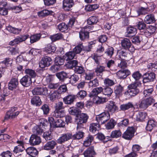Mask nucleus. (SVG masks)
<instances>
[{
  "mask_svg": "<svg viewBox=\"0 0 157 157\" xmlns=\"http://www.w3.org/2000/svg\"><path fill=\"white\" fill-rule=\"evenodd\" d=\"M139 84V82H136L128 85V90L125 92V94L131 98L136 95L140 92L138 87Z\"/></svg>",
  "mask_w": 157,
  "mask_h": 157,
  "instance_id": "1",
  "label": "nucleus"
},
{
  "mask_svg": "<svg viewBox=\"0 0 157 157\" xmlns=\"http://www.w3.org/2000/svg\"><path fill=\"white\" fill-rule=\"evenodd\" d=\"M118 107L116 105L114 101H110L106 104L105 111L110 115L113 114L115 112L118 111Z\"/></svg>",
  "mask_w": 157,
  "mask_h": 157,
  "instance_id": "2",
  "label": "nucleus"
},
{
  "mask_svg": "<svg viewBox=\"0 0 157 157\" xmlns=\"http://www.w3.org/2000/svg\"><path fill=\"white\" fill-rule=\"evenodd\" d=\"M88 118L89 116L85 113H81L77 116H76L75 121L77 124V128H78L82 124L86 123Z\"/></svg>",
  "mask_w": 157,
  "mask_h": 157,
  "instance_id": "3",
  "label": "nucleus"
},
{
  "mask_svg": "<svg viewBox=\"0 0 157 157\" xmlns=\"http://www.w3.org/2000/svg\"><path fill=\"white\" fill-rule=\"evenodd\" d=\"M110 118V115L105 111L97 115L96 117L97 121L101 124H104Z\"/></svg>",
  "mask_w": 157,
  "mask_h": 157,
  "instance_id": "4",
  "label": "nucleus"
},
{
  "mask_svg": "<svg viewBox=\"0 0 157 157\" xmlns=\"http://www.w3.org/2000/svg\"><path fill=\"white\" fill-rule=\"evenodd\" d=\"M134 129L133 127H128L122 135V137L124 139L129 140L132 139L134 136Z\"/></svg>",
  "mask_w": 157,
  "mask_h": 157,
  "instance_id": "5",
  "label": "nucleus"
},
{
  "mask_svg": "<svg viewBox=\"0 0 157 157\" xmlns=\"http://www.w3.org/2000/svg\"><path fill=\"white\" fill-rule=\"evenodd\" d=\"M17 107H12L6 113L5 117V120H7L10 117L15 118L19 113V112L17 111Z\"/></svg>",
  "mask_w": 157,
  "mask_h": 157,
  "instance_id": "6",
  "label": "nucleus"
},
{
  "mask_svg": "<svg viewBox=\"0 0 157 157\" xmlns=\"http://www.w3.org/2000/svg\"><path fill=\"white\" fill-rule=\"evenodd\" d=\"M32 93L33 95H46L48 94V90L46 87H36L32 90Z\"/></svg>",
  "mask_w": 157,
  "mask_h": 157,
  "instance_id": "7",
  "label": "nucleus"
},
{
  "mask_svg": "<svg viewBox=\"0 0 157 157\" xmlns=\"http://www.w3.org/2000/svg\"><path fill=\"white\" fill-rule=\"evenodd\" d=\"M155 78V75L154 73H146L143 75V82L145 83L153 81Z\"/></svg>",
  "mask_w": 157,
  "mask_h": 157,
  "instance_id": "8",
  "label": "nucleus"
},
{
  "mask_svg": "<svg viewBox=\"0 0 157 157\" xmlns=\"http://www.w3.org/2000/svg\"><path fill=\"white\" fill-rule=\"evenodd\" d=\"M52 59L50 57L45 56L40 62L39 66L42 68L50 66L52 63Z\"/></svg>",
  "mask_w": 157,
  "mask_h": 157,
  "instance_id": "9",
  "label": "nucleus"
},
{
  "mask_svg": "<svg viewBox=\"0 0 157 157\" xmlns=\"http://www.w3.org/2000/svg\"><path fill=\"white\" fill-rule=\"evenodd\" d=\"M29 142L32 145H36L39 144L41 142L40 138L34 134L32 135L30 138Z\"/></svg>",
  "mask_w": 157,
  "mask_h": 157,
  "instance_id": "10",
  "label": "nucleus"
},
{
  "mask_svg": "<svg viewBox=\"0 0 157 157\" xmlns=\"http://www.w3.org/2000/svg\"><path fill=\"white\" fill-rule=\"evenodd\" d=\"M21 83L24 86L28 87L32 83L31 78L28 75L23 77L20 80Z\"/></svg>",
  "mask_w": 157,
  "mask_h": 157,
  "instance_id": "11",
  "label": "nucleus"
},
{
  "mask_svg": "<svg viewBox=\"0 0 157 157\" xmlns=\"http://www.w3.org/2000/svg\"><path fill=\"white\" fill-rule=\"evenodd\" d=\"M74 5L73 0H63V8L65 10H70Z\"/></svg>",
  "mask_w": 157,
  "mask_h": 157,
  "instance_id": "12",
  "label": "nucleus"
},
{
  "mask_svg": "<svg viewBox=\"0 0 157 157\" xmlns=\"http://www.w3.org/2000/svg\"><path fill=\"white\" fill-rule=\"evenodd\" d=\"M130 74V72L128 70H121L116 73V75L118 78L123 79L126 78Z\"/></svg>",
  "mask_w": 157,
  "mask_h": 157,
  "instance_id": "13",
  "label": "nucleus"
},
{
  "mask_svg": "<svg viewBox=\"0 0 157 157\" xmlns=\"http://www.w3.org/2000/svg\"><path fill=\"white\" fill-rule=\"evenodd\" d=\"M27 154L32 157H36L38 154V151L36 148L33 147H30L26 150Z\"/></svg>",
  "mask_w": 157,
  "mask_h": 157,
  "instance_id": "14",
  "label": "nucleus"
},
{
  "mask_svg": "<svg viewBox=\"0 0 157 157\" xmlns=\"http://www.w3.org/2000/svg\"><path fill=\"white\" fill-rule=\"evenodd\" d=\"M84 157H91L94 155H95L96 153L94 151V147L91 146L88 148L83 153Z\"/></svg>",
  "mask_w": 157,
  "mask_h": 157,
  "instance_id": "15",
  "label": "nucleus"
},
{
  "mask_svg": "<svg viewBox=\"0 0 157 157\" xmlns=\"http://www.w3.org/2000/svg\"><path fill=\"white\" fill-rule=\"evenodd\" d=\"M147 117V113L145 112H139L136 115V120L137 121L143 122Z\"/></svg>",
  "mask_w": 157,
  "mask_h": 157,
  "instance_id": "16",
  "label": "nucleus"
},
{
  "mask_svg": "<svg viewBox=\"0 0 157 157\" xmlns=\"http://www.w3.org/2000/svg\"><path fill=\"white\" fill-rule=\"evenodd\" d=\"M18 84V79L16 78H12L8 84V88L13 90L15 89Z\"/></svg>",
  "mask_w": 157,
  "mask_h": 157,
  "instance_id": "17",
  "label": "nucleus"
},
{
  "mask_svg": "<svg viewBox=\"0 0 157 157\" xmlns=\"http://www.w3.org/2000/svg\"><path fill=\"white\" fill-rule=\"evenodd\" d=\"M79 37L82 41L87 40L89 38V33L84 29H82L79 32Z\"/></svg>",
  "mask_w": 157,
  "mask_h": 157,
  "instance_id": "18",
  "label": "nucleus"
},
{
  "mask_svg": "<svg viewBox=\"0 0 157 157\" xmlns=\"http://www.w3.org/2000/svg\"><path fill=\"white\" fill-rule=\"evenodd\" d=\"M72 134L69 133L63 134L58 139V142L59 143H62L71 138L72 139Z\"/></svg>",
  "mask_w": 157,
  "mask_h": 157,
  "instance_id": "19",
  "label": "nucleus"
},
{
  "mask_svg": "<svg viewBox=\"0 0 157 157\" xmlns=\"http://www.w3.org/2000/svg\"><path fill=\"white\" fill-rule=\"evenodd\" d=\"M76 97L73 95H69L63 98V101L65 104H71L73 103Z\"/></svg>",
  "mask_w": 157,
  "mask_h": 157,
  "instance_id": "20",
  "label": "nucleus"
},
{
  "mask_svg": "<svg viewBox=\"0 0 157 157\" xmlns=\"http://www.w3.org/2000/svg\"><path fill=\"white\" fill-rule=\"evenodd\" d=\"M136 29L132 26H130L127 28L126 33V36L127 37L132 36L136 33Z\"/></svg>",
  "mask_w": 157,
  "mask_h": 157,
  "instance_id": "21",
  "label": "nucleus"
},
{
  "mask_svg": "<svg viewBox=\"0 0 157 157\" xmlns=\"http://www.w3.org/2000/svg\"><path fill=\"white\" fill-rule=\"evenodd\" d=\"M103 91L102 87H98L94 89L89 94V96L90 97L98 96V94L100 93Z\"/></svg>",
  "mask_w": 157,
  "mask_h": 157,
  "instance_id": "22",
  "label": "nucleus"
},
{
  "mask_svg": "<svg viewBox=\"0 0 157 157\" xmlns=\"http://www.w3.org/2000/svg\"><path fill=\"white\" fill-rule=\"evenodd\" d=\"M44 51L48 54L54 53L56 50V47L53 44H48L44 49Z\"/></svg>",
  "mask_w": 157,
  "mask_h": 157,
  "instance_id": "23",
  "label": "nucleus"
},
{
  "mask_svg": "<svg viewBox=\"0 0 157 157\" xmlns=\"http://www.w3.org/2000/svg\"><path fill=\"white\" fill-rule=\"evenodd\" d=\"M56 144V143L53 140L49 141L43 146V148L45 150H50L53 149Z\"/></svg>",
  "mask_w": 157,
  "mask_h": 157,
  "instance_id": "24",
  "label": "nucleus"
},
{
  "mask_svg": "<svg viewBox=\"0 0 157 157\" xmlns=\"http://www.w3.org/2000/svg\"><path fill=\"white\" fill-rule=\"evenodd\" d=\"M121 44L122 46L125 49L129 48L132 45L130 40L127 38H124L122 40Z\"/></svg>",
  "mask_w": 157,
  "mask_h": 157,
  "instance_id": "25",
  "label": "nucleus"
},
{
  "mask_svg": "<svg viewBox=\"0 0 157 157\" xmlns=\"http://www.w3.org/2000/svg\"><path fill=\"white\" fill-rule=\"evenodd\" d=\"M156 122L153 120H150L148 121L146 129L147 131H151L156 126Z\"/></svg>",
  "mask_w": 157,
  "mask_h": 157,
  "instance_id": "26",
  "label": "nucleus"
},
{
  "mask_svg": "<svg viewBox=\"0 0 157 157\" xmlns=\"http://www.w3.org/2000/svg\"><path fill=\"white\" fill-rule=\"evenodd\" d=\"M144 21L148 24H150L155 22V20L153 14H150L147 15L144 19Z\"/></svg>",
  "mask_w": 157,
  "mask_h": 157,
  "instance_id": "27",
  "label": "nucleus"
},
{
  "mask_svg": "<svg viewBox=\"0 0 157 157\" xmlns=\"http://www.w3.org/2000/svg\"><path fill=\"white\" fill-rule=\"evenodd\" d=\"M31 104L36 106H39L41 104V101L40 97L38 96H34L31 99Z\"/></svg>",
  "mask_w": 157,
  "mask_h": 157,
  "instance_id": "28",
  "label": "nucleus"
},
{
  "mask_svg": "<svg viewBox=\"0 0 157 157\" xmlns=\"http://www.w3.org/2000/svg\"><path fill=\"white\" fill-rule=\"evenodd\" d=\"M65 115V114L64 110L55 109L53 116L55 118H60L62 117H63Z\"/></svg>",
  "mask_w": 157,
  "mask_h": 157,
  "instance_id": "29",
  "label": "nucleus"
},
{
  "mask_svg": "<svg viewBox=\"0 0 157 157\" xmlns=\"http://www.w3.org/2000/svg\"><path fill=\"white\" fill-rule=\"evenodd\" d=\"M123 90V87L120 85H119L115 87L114 93L116 96L118 97H119L122 95Z\"/></svg>",
  "mask_w": 157,
  "mask_h": 157,
  "instance_id": "30",
  "label": "nucleus"
},
{
  "mask_svg": "<svg viewBox=\"0 0 157 157\" xmlns=\"http://www.w3.org/2000/svg\"><path fill=\"white\" fill-rule=\"evenodd\" d=\"M100 124L98 122V123L91 124L90 126V132L94 133L97 130H98L99 128Z\"/></svg>",
  "mask_w": 157,
  "mask_h": 157,
  "instance_id": "31",
  "label": "nucleus"
},
{
  "mask_svg": "<svg viewBox=\"0 0 157 157\" xmlns=\"http://www.w3.org/2000/svg\"><path fill=\"white\" fill-rule=\"evenodd\" d=\"M93 101L97 104H100L106 102V98L98 96H95L93 98Z\"/></svg>",
  "mask_w": 157,
  "mask_h": 157,
  "instance_id": "32",
  "label": "nucleus"
},
{
  "mask_svg": "<svg viewBox=\"0 0 157 157\" xmlns=\"http://www.w3.org/2000/svg\"><path fill=\"white\" fill-rule=\"evenodd\" d=\"M116 124V121L114 119H111L105 126L107 129H110L113 128Z\"/></svg>",
  "mask_w": 157,
  "mask_h": 157,
  "instance_id": "33",
  "label": "nucleus"
},
{
  "mask_svg": "<svg viewBox=\"0 0 157 157\" xmlns=\"http://www.w3.org/2000/svg\"><path fill=\"white\" fill-rule=\"evenodd\" d=\"M98 21V19L96 16H92L88 19L87 22L89 25H94L96 24Z\"/></svg>",
  "mask_w": 157,
  "mask_h": 157,
  "instance_id": "34",
  "label": "nucleus"
},
{
  "mask_svg": "<svg viewBox=\"0 0 157 157\" xmlns=\"http://www.w3.org/2000/svg\"><path fill=\"white\" fill-rule=\"evenodd\" d=\"M133 105L132 103L131 102L123 104L120 105V108L121 110L125 111L129 108L133 107Z\"/></svg>",
  "mask_w": 157,
  "mask_h": 157,
  "instance_id": "35",
  "label": "nucleus"
},
{
  "mask_svg": "<svg viewBox=\"0 0 157 157\" xmlns=\"http://www.w3.org/2000/svg\"><path fill=\"white\" fill-rule=\"evenodd\" d=\"M41 37L40 34H37L32 35L30 37V42L31 43H33L38 41Z\"/></svg>",
  "mask_w": 157,
  "mask_h": 157,
  "instance_id": "36",
  "label": "nucleus"
},
{
  "mask_svg": "<svg viewBox=\"0 0 157 157\" xmlns=\"http://www.w3.org/2000/svg\"><path fill=\"white\" fill-rule=\"evenodd\" d=\"M143 91V94L145 97L150 96L153 91V88L152 87H145Z\"/></svg>",
  "mask_w": 157,
  "mask_h": 157,
  "instance_id": "37",
  "label": "nucleus"
},
{
  "mask_svg": "<svg viewBox=\"0 0 157 157\" xmlns=\"http://www.w3.org/2000/svg\"><path fill=\"white\" fill-rule=\"evenodd\" d=\"M82 51H83V46L82 43L78 44L73 49V51L75 54H79Z\"/></svg>",
  "mask_w": 157,
  "mask_h": 157,
  "instance_id": "38",
  "label": "nucleus"
},
{
  "mask_svg": "<svg viewBox=\"0 0 157 157\" xmlns=\"http://www.w3.org/2000/svg\"><path fill=\"white\" fill-rule=\"evenodd\" d=\"M56 75L57 77L61 80H63L64 79L67 77V74L64 71L58 73Z\"/></svg>",
  "mask_w": 157,
  "mask_h": 157,
  "instance_id": "39",
  "label": "nucleus"
},
{
  "mask_svg": "<svg viewBox=\"0 0 157 157\" xmlns=\"http://www.w3.org/2000/svg\"><path fill=\"white\" fill-rule=\"evenodd\" d=\"M93 140V136L91 135H89L87 137L86 140L84 142V145L86 147L89 146L91 144Z\"/></svg>",
  "mask_w": 157,
  "mask_h": 157,
  "instance_id": "40",
  "label": "nucleus"
},
{
  "mask_svg": "<svg viewBox=\"0 0 157 157\" xmlns=\"http://www.w3.org/2000/svg\"><path fill=\"white\" fill-rule=\"evenodd\" d=\"M6 29L10 33L14 34H18L21 31V30L9 26L6 27Z\"/></svg>",
  "mask_w": 157,
  "mask_h": 157,
  "instance_id": "41",
  "label": "nucleus"
},
{
  "mask_svg": "<svg viewBox=\"0 0 157 157\" xmlns=\"http://www.w3.org/2000/svg\"><path fill=\"white\" fill-rule=\"evenodd\" d=\"M52 11L44 10L38 12L37 14L40 17L46 16L51 13Z\"/></svg>",
  "mask_w": 157,
  "mask_h": 157,
  "instance_id": "42",
  "label": "nucleus"
},
{
  "mask_svg": "<svg viewBox=\"0 0 157 157\" xmlns=\"http://www.w3.org/2000/svg\"><path fill=\"white\" fill-rule=\"evenodd\" d=\"M75 55V53L73 51L69 52L65 54V58L67 61L71 60L74 59Z\"/></svg>",
  "mask_w": 157,
  "mask_h": 157,
  "instance_id": "43",
  "label": "nucleus"
},
{
  "mask_svg": "<svg viewBox=\"0 0 157 157\" xmlns=\"http://www.w3.org/2000/svg\"><path fill=\"white\" fill-rule=\"evenodd\" d=\"M50 38L52 42H55L63 38L62 35L60 33H57L50 36Z\"/></svg>",
  "mask_w": 157,
  "mask_h": 157,
  "instance_id": "44",
  "label": "nucleus"
},
{
  "mask_svg": "<svg viewBox=\"0 0 157 157\" xmlns=\"http://www.w3.org/2000/svg\"><path fill=\"white\" fill-rule=\"evenodd\" d=\"M65 124L64 122L61 119H57L55 123V126L54 127L56 128L58 127H63Z\"/></svg>",
  "mask_w": 157,
  "mask_h": 157,
  "instance_id": "45",
  "label": "nucleus"
},
{
  "mask_svg": "<svg viewBox=\"0 0 157 157\" xmlns=\"http://www.w3.org/2000/svg\"><path fill=\"white\" fill-rule=\"evenodd\" d=\"M78 63V62L77 60H72L67 62L66 66L68 68H71L76 67Z\"/></svg>",
  "mask_w": 157,
  "mask_h": 157,
  "instance_id": "46",
  "label": "nucleus"
},
{
  "mask_svg": "<svg viewBox=\"0 0 157 157\" xmlns=\"http://www.w3.org/2000/svg\"><path fill=\"white\" fill-rule=\"evenodd\" d=\"M149 10V8H146L142 7H141L137 11L138 13L137 16H139L141 14H145L147 13Z\"/></svg>",
  "mask_w": 157,
  "mask_h": 157,
  "instance_id": "47",
  "label": "nucleus"
},
{
  "mask_svg": "<svg viewBox=\"0 0 157 157\" xmlns=\"http://www.w3.org/2000/svg\"><path fill=\"white\" fill-rule=\"evenodd\" d=\"M102 91L104 95L109 96L111 95L113 92V90L110 87H108L105 88L104 89H103Z\"/></svg>",
  "mask_w": 157,
  "mask_h": 157,
  "instance_id": "48",
  "label": "nucleus"
},
{
  "mask_svg": "<svg viewBox=\"0 0 157 157\" xmlns=\"http://www.w3.org/2000/svg\"><path fill=\"white\" fill-rule=\"evenodd\" d=\"M84 133L81 131H79L72 136V139L73 140L80 139L82 138L84 136Z\"/></svg>",
  "mask_w": 157,
  "mask_h": 157,
  "instance_id": "49",
  "label": "nucleus"
},
{
  "mask_svg": "<svg viewBox=\"0 0 157 157\" xmlns=\"http://www.w3.org/2000/svg\"><path fill=\"white\" fill-rule=\"evenodd\" d=\"M99 83L98 80L95 78L93 80L90 81L88 83L89 87H94L98 86Z\"/></svg>",
  "mask_w": 157,
  "mask_h": 157,
  "instance_id": "50",
  "label": "nucleus"
},
{
  "mask_svg": "<svg viewBox=\"0 0 157 157\" xmlns=\"http://www.w3.org/2000/svg\"><path fill=\"white\" fill-rule=\"evenodd\" d=\"M114 49L111 47H109L105 52V54L109 57H111L114 54Z\"/></svg>",
  "mask_w": 157,
  "mask_h": 157,
  "instance_id": "51",
  "label": "nucleus"
},
{
  "mask_svg": "<svg viewBox=\"0 0 157 157\" xmlns=\"http://www.w3.org/2000/svg\"><path fill=\"white\" fill-rule=\"evenodd\" d=\"M132 77L136 81H137L141 78L142 75L139 71H136L133 73Z\"/></svg>",
  "mask_w": 157,
  "mask_h": 157,
  "instance_id": "52",
  "label": "nucleus"
},
{
  "mask_svg": "<svg viewBox=\"0 0 157 157\" xmlns=\"http://www.w3.org/2000/svg\"><path fill=\"white\" fill-rule=\"evenodd\" d=\"M58 28L60 31L64 32L67 29L68 26L64 23H62L58 25Z\"/></svg>",
  "mask_w": 157,
  "mask_h": 157,
  "instance_id": "53",
  "label": "nucleus"
},
{
  "mask_svg": "<svg viewBox=\"0 0 157 157\" xmlns=\"http://www.w3.org/2000/svg\"><path fill=\"white\" fill-rule=\"evenodd\" d=\"M25 73L29 75L31 78L35 77L36 76V73L35 71L31 69H27L25 71Z\"/></svg>",
  "mask_w": 157,
  "mask_h": 157,
  "instance_id": "54",
  "label": "nucleus"
},
{
  "mask_svg": "<svg viewBox=\"0 0 157 157\" xmlns=\"http://www.w3.org/2000/svg\"><path fill=\"white\" fill-rule=\"evenodd\" d=\"M121 135V132L120 130H115L112 132L111 136L112 138H118Z\"/></svg>",
  "mask_w": 157,
  "mask_h": 157,
  "instance_id": "55",
  "label": "nucleus"
},
{
  "mask_svg": "<svg viewBox=\"0 0 157 157\" xmlns=\"http://www.w3.org/2000/svg\"><path fill=\"white\" fill-rule=\"evenodd\" d=\"M59 95V94L58 92L56 91L53 92L50 95L49 98L50 100L52 101L55 100L58 98Z\"/></svg>",
  "mask_w": 157,
  "mask_h": 157,
  "instance_id": "56",
  "label": "nucleus"
},
{
  "mask_svg": "<svg viewBox=\"0 0 157 157\" xmlns=\"http://www.w3.org/2000/svg\"><path fill=\"white\" fill-rule=\"evenodd\" d=\"M105 71V67L102 66H99L95 69V72L97 75H100Z\"/></svg>",
  "mask_w": 157,
  "mask_h": 157,
  "instance_id": "57",
  "label": "nucleus"
},
{
  "mask_svg": "<svg viewBox=\"0 0 157 157\" xmlns=\"http://www.w3.org/2000/svg\"><path fill=\"white\" fill-rule=\"evenodd\" d=\"M28 35H23L17 37L16 39L18 44L25 41L28 38Z\"/></svg>",
  "mask_w": 157,
  "mask_h": 157,
  "instance_id": "58",
  "label": "nucleus"
},
{
  "mask_svg": "<svg viewBox=\"0 0 157 157\" xmlns=\"http://www.w3.org/2000/svg\"><path fill=\"white\" fill-rule=\"evenodd\" d=\"M86 95V92L84 90H81L78 93L77 97L81 99H83Z\"/></svg>",
  "mask_w": 157,
  "mask_h": 157,
  "instance_id": "59",
  "label": "nucleus"
},
{
  "mask_svg": "<svg viewBox=\"0 0 157 157\" xmlns=\"http://www.w3.org/2000/svg\"><path fill=\"white\" fill-rule=\"evenodd\" d=\"M69 112L71 114L78 116L79 113V111L75 107H71L69 109Z\"/></svg>",
  "mask_w": 157,
  "mask_h": 157,
  "instance_id": "60",
  "label": "nucleus"
},
{
  "mask_svg": "<svg viewBox=\"0 0 157 157\" xmlns=\"http://www.w3.org/2000/svg\"><path fill=\"white\" fill-rule=\"evenodd\" d=\"M64 60L63 58L58 56L55 58V62L56 65H60L63 64Z\"/></svg>",
  "mask_w": 157,
  "mask_h": 157,
  "instance_id": "61",
  "label": "nucleus"
},
{
  "mask_svg": "<svg viewBox=\"0 0 157 157\" xmlns=\"http://www.w3.org/2000/svg\"><path fill=\"white\" fill-rule=\"evenodd\" d=\"M147 67L149 70L152 71H155V69H157V61L154 63H149L147 65Z\"/></svg>",
  "mask_w": 157,
  "mask_h": 157,
  "instance_id": "62",
  "label": "nucleus"
},
{
  "mask_svg": "<svg viewBox=\"0 0 157 157\" xmlns=\"http://www.w3.org/2000/svg\"><path fill=\"white\" fill-rule=\"evenodd\" d=\"M41 109L43 111L44 114L47 115L49 113L50 109L49 106L47 104L43 105L41 107Z\"/></svg>",
  "mask_w": 157,
  "mask_h": 157,
  "instance_id": "63",
  "label": "nucleus"
},
{
  "mask_svg": "<svg viewBox=\"0 0 157 157\" xmlns=\"http://www.w3.org/2000/svg\"><path fill=\"white\" fill-rule=\"evenodd\" d=\"M104 83L105 85L109 86H112L115 84L113 80L108 78H105L104 79Z\"/></svg>",
  "mask_w": 157,
  "mask_h": 157,
  "instance_id": "64",
  "label": "nucleus"
}]
</instances>
